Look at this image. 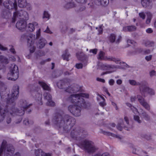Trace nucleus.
I'll return each instance as SVG.
<instances>
[{
    "instance_id": "obj_1",
    "label": "nucleus",
    "mask_w": 156,
    "mask_h": 156,
    "mask_svg": "<svg viewBox=\"0 0 156 156\" xmlns=\"http://www.w3.org/2000/svg\"><path fill=\"white\" fill-rule=\"evenodd\" d=\"M53 123L57 127L62 128L63 130L66 131L69 127L71 128L76 123V120L73 117L68 115H62L56 113L52 119Z\"/></svg>"
},
{
    "instance_id": "obj_2",
    "label": "nucleus",
    "mask_w": 156,
    "mask_h": 156,
    "mask_svg": "<svg viewBox=\"0 0 156 156\" xmlns=\"http://www.w3.org/2000/svg\"><path fill=\"white\" fill-rule=\"evenodd\" d=\"M79 146L88 154L95 153L98 150L94 143L89 140L86 139L82 141L78 144Z\"/></svg>"
},
{
    "instance_id": "obj_3",
    "label": "nucleus",
    "mask_w": 156,
    "mask_h": 156,
    "mask_svg": "<svg viewBox=\"0 0 156 156\" xmlns=\"http://www.w3.org/2000/svg\"><path fill=\"white\" fill-rule=\"evenodd\" d=\"M79 146L88 154L95 153L98 150L94 143L89 140L86 139L82 141L78 144Z\"/></svg>"
},
{
    "instance_id": "obj_4",
    "label": "nucleus",
    "mask_w": 156,
    "mask_h": 156,
    "mask_svg": "<svg viewBox=\"0 0 156 156\" xmlns=\"http://www.w3.org/2000/svg\"><path fill=\"white\" fill-rule=\"evenodd\" d=\"M20 107L18 108H16L14 106H11L12 108L10 110V112L12 114H16L21 116L24 114L25 110L28 108L31 105V104H28L26 101L21 100L19 102Z\"/></svg>"
},
{
    "instance_id": "obj_5",
    "label": "nucleus",
    "mask_w": 156,
    "mask_h": 156,
    "mask_svg": "<svg viewBox=\"0 0 156 156\" xmlns=\"http://www.w3.org/2000/svg\"><path fill=\"white\" fill-rule=\"evenodd\" d=\"M84 97L88 98L89 97V95L83 93L71 94L68 98L67 100L72 103H76V105H84L85 102L83 98Z\"/></svg>"
},
{
    "instance_id": "obj_6",
    "label": "nucleus",
    "mask_w": 156,
    "mask_h": 156,
    "mask_svg": "<svg viewBox=\"0 0 156 156\" xmlns=\"http://www.w3.org/2000/svg\"><path fill=\"white\" fill-rule=\"evenodd\" d=\"M14 149L13 147L7 144L5 140H3L0 147V156L3 154L7 156H11L14 152Z\"/></svg>"
},
{
    "instance_id": "obj_7",
    "label": "nucleus",
    "mask_w": 156,
    "mask_h": 156,
    "mask_svg": "<svg viewBox=\"0 0 156 156\" xmlns=\"http://www.w3.org/2000/svg\"><path fill=\"white\" fill-rule=\"evenodd\" d=\"M19 90V88L18 86H15L13 87L11 94V98H9L7 99L6 103L8 106H14L15 105V101L18 96Z\"/></svg>"
},
{
    "instance_id": "obj_8",
    "label": "nucleus",
    "mask_w": 156,
    "mask_h": 156,
    "mask_svg": "<svg viewBox=\"0 0 156 156\" xmlns=\"http://www.w3.org/2000/svg\"><path fill=\"white\" fill-rule=\"evenodd\" d=\"M19 71L18 66L14 64H11L10 71L7 74L8 80H15L18 77Z\"/></svg>"
},
{
    "instance_id": "obj_9",
    "label": "nucleus",
    "mask_w": 156,
    "mask_h": 156,
    "mask_svg": "<svg viewBox=\"0 0 156 156\" xmlns=\"http://www.w3.org/2000/svg\"><path fill=\"white\" fill-rule=\"evenodd\" d=\"M85 131L79 127H76L73 129L71 133V136L76 140H79L80 137L84 136L83 133Z\"/></svg>"
},
{
    "instance_id": "obj_10",
    "label": "nucleus",
    "mask_w": 156,
    "mask_h": 156,
    "mask_svg": "<svg viewBox=\"0 0 156 156\" xmlns=\"http://www.w3.org/2000/svg\"><path fill=\"white\" fill-rule=\"evenodd\" d=\"M83 106L77 104L71 105L68 107V109L73 115L76 116H79L81 115V107Z\"/></svg>"
},
{
    "instance_id": "obj_11",
    "label": "nucleus",
    "mask_w": 156,
    "mask_h": 156,
    "mask_svg": "<svg viewBox=\"0 0 156 156\" xmlns=\"http://www.w3.org/2000/svg\"><path fill=\"white\" fill-rule=\"evenodd\" d=\"M124 119L126 122V124H125L124 123V122L122 120L120 119L116 126L117 129L120 131H122L123 128L126 130H129V127L128 118L127 117H125Z\"/></svg>"
},
{
    "instance_id": "obj_12",
    "label": "nucleus",
    "mask_w": 156,
    "mask_h": 156,
    "mask_svg": "<svg viewBox=\"0 0 156 156\" xmlns=\"http://www.w3.org/2000/svg\"><path fill=\"white\" fill-rule=\"evenodd\" d=\"M30 92L31 95L34 97H35L36 98L38 101H41L42 99V95L38 93L39 90L38 87L31 85L30 87Z\"/></svg>"
},
{
    "instance_id": "obj_13",
    "label": "nucleus",
    "mask_w": 156,
    "mask_h": 156,
    "mask_svg": "<svg viewBox=\"0 0 156 156\" xmlns=\"http://www.w3.org/2000/svg\"><path fill=\"white\" fill-rule=\"evenodd\" d=\"M139 88L143 95V93H147L151 95H153L155 94L154 90L153 89L149 88L146 84L142 83L139 86Z\"/></svg>"
},
{
    "instance_id": "obj_14",
    "label": "nucleus",
    "mask_w": 156,
    "mask_h": 156,
    "mask_svg": "<svg viewBox=\"0 0 156 156\" xmlns=\"http://www.w3.org/2000/svg\"><path fill=\"white\" fill-rule=\"evenodd\" d=\"M116 35L114 34H111L108 37L109 41L111 43L115 42L117 44H119L121 41L122 37L121 36H119L116 40Z\"/></svg>"
},
{
    "instance_id": "obj_15",
    "label": "nucleus",
    "mask_w": 156,
    "mask_h": 156,
    "mask_svg": "<svg viewBox=\"0 0 156 156\" xmlns=\"http://www.w3.org/2000/svg\"><path fill=\"white\" fill-rule=\"evenodd\" d=\"M137 98L140 104L147 110H150V107L149 104L146 101L144 98L141 96L138 95Z\"/></svg>"
},
{
    "instance_id": "obj_16",
    "label": "nucleus",
    "mask_w": 156,
    "mask_h": 156,
    "mask_svg": "<svg viewBox=\"0 0 156 156\" xmlns=\"http://www.w3.org/2000/svg\"><path fill=\"white\" fill-rule=\"evenodd\" d=\"M34 36H35L33 35L30 34H29V37L30 39L28 37H27V39L28 45L29 47H31L30 48V51L31 53L34 52L36 48V47L35 46H32V45L34 44V41L32 38Z\"/></svg>"
},
{
    "instance_id": "obj_17",
    "label": "nucleus",
    "mask_w": 156,
    "mask_h": 156,
    "mask_svg": "<svg viewBox=\"0 0 156 156\" xmlns=\"http://www.w3.org/2000/svg\"><path fill=\"white\" fill-rule=\"evenodd\" d=\"M69 85V83L66 79L60 80L57 83L58 87L61 89H67V87Z\"/></svg>"
},
{
    "instance_id": "obj_18",
    "label": "nucleus",
    "mask_w": 156,
    "mask_h": 156,
    "mask_svg": "<svg viewBox=\"0 0 156 156\" xmlns=\"http://www.w3.org/2000/svg\"><path fill=\"white\" fill-rule=\"evenodd\" d=\"M44 98L45 99L48 101L46 104L49 106H53L54 103L52 100V97L51 95L47 92H45L44 94Z\"/></svg>"
},
{
    "instance_id": "obj_19",
    "label": "nucleus",
    "mask_w": 156,
    "mask_h": 156,
    "mask_svg": "<svg viewBox=\"0 0 156 156\" xmlns=\"http://www.w3.org/2000/svg\"><path fill=\"white\" fill-rule=\"evenodd\" d=\"M8 112V110L7 108L0 107V122L3 121Z\"/></svg>"
},
{
    "instance_id": "obj_20",
    "label": "nucleus",
    "mask_w": 156,
    "mask_h": 156,
    "mask_svg": "<svg viewBox=\"0 0 156 156\" xmlns=\"http://www.w3.org/2000/svg\"><path fill=\"white\" fill-rule=\"evenodd\" d=\"M16 27L19 30H24L26 27V22L25 20H22L19 21L16 24Z\"/></svg>"
},
{
    "instance_id": "obj_21",
    "label": "nucleus",
    "mask_w": 156,
    "mask_h": 156,
    "mask_svg": "<svg viewBox=\"0 0 156 156\" xmlns=\"http://www.w3.org/2000/svg\"><path fill=\"white\" fill-rule=\"evenodd\" d=\"M80 89V87L76 84L73 87H69L67 88V89L65 90V91L69 93H73L79 91Z\"/></svg>"
},
{
    "instance_id": "obj_22",
    "label": "nucleus",
    "mask_w": 156,
    "mask_h": 156,
    "mask_svg": "<svg viewBox=\"0 0 156 156\" xmlns=\"http://www.w3.org/2000/svg\"><path fill=\"white\" fill-rule=\"evenodd\" d=\"M78 3H85L87 0H75ZM100 4L103 6H107L109 3L108 0H97Z\"/></svg>"
},
{
    "instance_id": "obj_23",
    "label": "nucleus",
    "mask_w": 156,
    "mask_h": 156,
    "mask_svg": "<svg viewBox=\"0 0 156 156\" xmlns=\"http://www.w3.org/2000/svg\"><path fill=\"white\" fill-rule=\"evenodd\" d=\"M141 3L142 6L144 8L151 9L152 7L151 0H141Z\"/></svg>"
},
{
    "instance_id": "obj_24",
    "label": "nucleus",
    "mask_w": 156,
    "mask_h": 156,
    "mask_svg": "<svg viewBox=\"0 0 156 156\" xmlns=\"http://www.w3.org/2000/svg\"><path fill=\"white\" fill-rule=\"evenodd\" d=\"M10 107V108L9 110H8L9 112H8L6 115L5 116V120L6 121L7 123L9 124L12 121L11 116H15V115H18L16 114H12L10 113V110L12 108V106L10 105H9Z\"/></svg>"
},
{
    "instance_id": "obj_25",
    "label": "nucleus",
    "mask_w": 156,
    "mask_h": 156,
    "mask_svg": "<svg viewBox=\"0 0 156 156\" xmlns=\"http://www.w3.org/2000/svg\"><path fill=\"white\" fill-rule=\"evenodd\" d=\"M47 41L43 37H41L37 43V47L40 49H41L44 47Z\"/></svg>"
},
{
    "instance_id": "obj_26",
    "label": "nucleus",
    "mask_w": 156,
    "mask_h": 156,
    "mask_svg": "<svg viewBox=\"0 0 156 156\" xmlns=\"http://www.w3.org/2000/svg\"><path fill=\"white\" fill-rule=\"evenodd\" d=\"M101 69L103 70H107L110 69H113L117 68L116 66L114 65H105L101 64L100 65Z\"/></svg>"
},
{
    "instance_id": "obj_27",
    "label": "nucleus",
    "mask_w": 156,
    "mask_h": 156,
    "mask_svg": "<svg viewBox=\"0 0 156 156\" xmlns=\"http://www.w3.org/2000/svg\"><path fill=\"white\" fill-rule=\"evenodd\" d=\"M19 14H23L21 16V19L23 20H27L29 19V16L27 12L25 11L21 10L19 11Z\"/></svg>"
},
{
    "instance_id": "obj_28",
    "label": "nucleus",
    "mask_w": 156,
    "mask_h": 156,
    "mask_svg": "<svg viewBox=\"0 0 156 156\" xmlns=\"http://www.w3.org/2000/svg\"><path fill=\"white\" fill-rule=\"evenodd\" d=\"M100 130V132L101 133H102L103 134L105 135H106L108 136H111L113 137H116V138L119 139H121L119 136L112 133L110 132L103 130L102 129H101Z\"/></svg>"
},
{
    "instance_id": "obj_29",
    "label": "nucleus",
    "mask_w": 156,
    "mask_h": 156,
    "mask_svg": "<svg viewBox=\"0 0 156 156\" xmlns=\"http://www.w3.org/2000/svg\"><path fill=\"white\" fill-rule=\"evenodd\" d=\"M35 154L36 156H51V154L44 153L41 149L36 150Z\"/></svg>"
},
{
    "instance_id": "obj_30",
    "label": "nucleus",
    "mask_w": 156,
    "mask_h": 156,
    "mask_svg": "<svg viewBox=\"0 0 156 156\" xmlns=\"http://www.w3.org/2000/svg\"><path fill=\"white\" fill-rule=\"evenodd\" d=\"M38 23L35 22L30 23L27 27V30L30 32H33L35 29V26H37Z\"/></svg>"
},
{
    "instance_id": "obj_31",
    "label": "nucleus",
    "mask_w": 156,
    "mask_h": 156,
    "mask_svg": "<svg viewBox=\"0 0 156 156\" xmlns=\"http://www.w3.org/2000/svg\"><path fill=\"white\" fill-rule=\"evenodd\" d=\"M136 27L135 26L125 27H123V30L125 32H132L136 30Z\"/></svg>"
},
{
    "instance_id": "obj_32",
    "label": "nucleus",
    "mask_w": 156,
    "mask_h": 156,
    "mask_svg": "<svg viewBox=\"0 0 156 156\" xmlns=\"http://www.w3.org/2000/svg\"><path fill=\"white\" fill-rule=\"evenodd\" d=\"M104 60L106 61H112L115 62L116 63H118V62L120 61V60L119 58H116L115 57L111 56L105 57Z\"/></svg>"
},
{
    "instance_id": "obj_33",
    "label": "nucleus",
    "mask_w": 156,
    "mask_h": 156,
    "mask_svg": "<svg viewBox=\"0 0 156 156\" xmlns=\"http://www.w3.org/2000/svg\"><path fill=\"white\" fill-rule=\"evenodd\" d=\"M22 14H19V11L15 12L14 13L13 17L12 18V23L15 22L17 18H19L20 19H21V16H22Z\"/></svg>"
},
{
    "instance_id": "obj_34",
    "label": "nucleus",
    "mask_w": 156,
    "mask_h": 156,
    "mask_svg": "<svg viewBox=\"0 0 156 156\" xmlns=\"http://www.w3.org/2000/svg\"><path fill=\"white\" fill-rule=\"evenodd\" d=\"M39 84L43 88L44 90H49L50 88L44 82L42 81H39Z\"/></svg>"
},
{
    "instance_id": "obj_35",
    "label": "nucleus",
    "mask_w": 156,
    "mask_h": 156,
    "mask_svg": "<svg viewBox=\"0 0 156 156\" xmlns=\"http://www.w3.org/2000/svg\"><path fill=\"white\" fill-rule=\"evenodd\" d=\"M141 117L144 119L146 120H149L150 119V116L145 111H142V113L140 115Z\"/></svg>"
},
{
    "instance_id": "obj_36",
    "label": "nucleus",
    "mask_w": 156,
    "mask_h": 156,
    "mask_svg": "<svg viewBox=\"0 0 156 156\" xmlns=\"http://www.w3.org/2000/svg\"><path fill=\"white\" fill-rule=\"evenodd\" d=\"M18 6L20 8L26 7L27 2L25 0H19L18 2Z\"/></svg>"
},
{
    "instance_id": "obj_37",
    "label": "nucleus",
    "mask_w": 156,
    "mask_h": 156,
    "mask_svg": "<svg viewBox=\"0 0 156 156\" xmlns=\"http://www.w3.org/2000/svg\"><path fill=\"white\" fill-rule=\"evenodd\" d=\"M0 62L5 64H7L9 62L8 58L2 55H0Z\"/></svg>"
},
{
    "instance_id": "obj_38",
    "label": "nucleus",
    "mask_w": 156,
    "mask_h": 156,
    "mask_svg": "<svg viewBox=\"0 0 156 156\" xmlns=\"http://www.w3.org/2000/svg\"><path fill=\"white\" fill-rule=\"evenodd\" d=\"M3 14V17L6 19H9L11 16V13L8 11H5Z\"/></svg>"
},
{
    "instance_id": "obj_39",
    "label": "nucleus",
    "mask_w": 156,
    "mask_h": 156,
    "mask_svg": "<svg viewBox=\"0 0 156 156\" xmlns=\"http://www.w3.org/2000/svg\"><path fill=\"white\" fill-rule=\"evenodd\" d=\"M69 56L70 55L68 52V50H66L65 51V53L63 54L62 56L64 60L68 61L69 60L68 58Z\"/></svg>"
},
{
    "instance_id": "obj_40",
    "label": "nucleus",
    "mask_w": 156,
    "mask_h": 156,
    "mask_svg": "<svg viewBox=\"0 0 156 156\" xmlns=\"http://www.w3.org/2000/svg\"><path fill=\"white\" fill-rule=\"evenodd\" d=\"M84 58H81L80 59L83 63L84 65L85 66L87 65L88 62V57L85 55H83Z\"/></svg>"
},
{
    "instance_id": "obj_41",
    "label": "nucleus",
    "mask_w": 156,
    "mask_h": 156,
    "mask_svg": "<svg viewBox=\"0 0 156 156\" xmlns=\"http://www.w3.org/2000/svg\"><path fill=\"white\" fill-rule=\"evenodd\" d=\"M8 95V94L6 93L5 90L1 91L0 93L1 97L2 99H7L8 97H9Z\"/></svg>"
},
{
    "instance_id": "obj_42",
    "label": "nucleus",
    "mask_w": 156,
    "mask_h": 156,
    "mask_svg": "<svg viewBox=\"0 0 156 156\" xmlns=\"http://www.w3.org/2000/svg\"><path fill=\"white\" fill-rule=\"evenodd\" d=\"M129 82L133 86H140L142 84L139 82H137L134 80H129Z\"/></svg>"
},
{
    "instance_id": "obj_43",
    "label": "nucleus",
    "mask_w": 156,
    "mask_h": 156,
    "mask_svg": "<svg viewBox=\"0 0 156 156\" xmlns=\"http://www.w3.org/2000/svg\"><path fill=\"white\" fill-rule=\"evenodd\" d=\"M145 44L147 47H153L154 46V42L152 41H147L145 42Z\"/></svg>"
},
{
    "instance_id": "obj_44",
    "label": "nucleus",
    "mask_w": 156,
    "mask_h": 156,
    "mask_svg": "<svg viewBox=\"0 0 156 156\" xmlns=\"http://www.w3.org/2000/svg\"><path fill=\"white\" fill-rule=\"evenodd\" d=\"M23 123L26 125H29L33 124L34 122L32 120L29 121L27 118H26L23 121Z\"/></svg>"
},
{
    "instance_id": "obj_45",
    "label": "nucleus",
    "mask_w": 156,
    "mask_h": 156,
    "mask_svg": "<svg viewBox=\"0 0 156 156\" xmlns=\"http://www.w3.org/2000/svg\"><path fill=\"white\" fill-rule=\"evenodd\" d=\"M92 156H110L109 154L108 153H104L101 154L100 153H97Z\"/></svg>"
},
{
    "instance_id": "obj_46",
    "label": "nucleus",
    "mask_w": 156,
    "mask_h": 156,
    "mask_svg": "<svg viewBox=\"0 0 156 156\" xmlns=\"http://www.w3.org/2000/svg\"><path fill=\"white\" fill-rule=\"evenodd\" d=\"M105 55V53L102 51H100L99 52L98 59L101 60H104L105 57H104Z\"/></svg>"
},
{
    "instance_id": "obj_47",
    "label": "nucleus",
    "mask_w": 156,
    "mask_h": 156,
    "mask_svg": "<svg viewBox=\"0 0 156 156\" xmlns=\"http://www.w3.org/2000/svg\"><path fill=\"white\" fill-rule=\"evenodd\" d=\"M134 120L136 121L138 123H140L142 121L140 119V117L138 116L135 115L134 116Z\"/></svg>"
},
{
    "instance_id": "obj_48",
    "label": "nucleus",
    "mask_w": 156,
    "mask_h": 156,
    "mask_svg": "<svg viewBox=\"0 0 156 156\" xmlns=\"http://www.w3.org/2000/svg\"><path fill=\"white\" fill-rule=\"evenodd\" d=\"M140 17L143 20H144L145 18L146 15L144 12H142L139 13Z\"/></svg>"
},
{
    "instance_id": "obj_49",
    "label": "nucleus",
    "mask_w": 156,
    "mask_h": 156,
    "mask_svg": "<svg viewBox=\"0 0 156 156\" xmlns=\"http://www.w3.org/2000/svg\"><path fill=\"white\" fill-rule=\"evenodd\" d=\"M50 15L46 11H44V16H43V18H47L49 19V18Z\"/></svg>"
},
{
    "instance_id": "obj_50",
    "label": "nucleus",
    "mask_w": 156,
    "mask_h": 156,
    "mask_svg": "<svg viewBox=\"0 0 156 156\" xmlns=\"http://www.w3.org/2000/svg\"><path fill=\"white\" fill-rule=\"evenodd\" d=\"M75 66L77 69H82L83 67V65L81 63H77L76 65Z\"/></svg>"
},
{
    "instance_id": "obj_51",
    "label": "nucleus",
    "mask_w": 156,
    "mask_h": 156,
    "mask_svg": "<svg viewBox=\"0 0 156 156\" xmlns=\"http://www.w3.org/2000/svg\"><path fill=\"white\" fill-rule=\"evenodd\" d=\"M146 14L147 16V18L152 19L153 16L152 14L149 12H146Z\"/></svg>"
},
{
    "instance_id": "obj_52",
    "label": "nucleus",
    "mask_w": 156,
    "mask_h": 156,
    "mask_svg": "<svg viewBox=\"0 0 156 156\" xmlns=\"http://www.w3.org/2000/svg\"><path fill=\"white\" fill-rule=\"evenodd\" d=\"M41 35V29H39L36 32V38H38Z\"/></svg>"
},
{
    "instance_id": "obj_53",
    "label": "nucleus",
    "mask_w": 156,
    "mask_h": 156,
    "mask_svg": "<svg viewBox=\"0 0 156 156\" xmlns=\"http://www.w3.org/2000/svg\"><path fill=\"white\" fill-rule=\"evenodd\" d=\"M127 42L128 44H133L134 45H135L136 44V43L133 41L131 40H128L127 41Z\"/></svg>"
},
{
    "instance_id": "obj_54",
    "label": "nucleus",
    "mask_w": 156,
    "mask_h": 156,
    "mask_svg": "<svg viewBox=\"0 0 156 156\" xmlns=\"http://www.w3.org/2000/svg\"><path fill=\"white\" fill-rule=\"evenodd\" d=\"M152 55H150L148 56H146L145 58L147 61H149L151 60L152 58Z\"/></svg>"
},
{
    "instance_id": "obj_55",
    "label": "nucleus",
    "mask_w": 156,
    "mask_h": 156,
    "mask_svg": "<svg viewBox=\"0 0 156 156\" xmlns=\"http://www.w3.org/2000/svg\"><path fill=\"white\" fill-rule=\"evenodd\" d=\"M97 49L96 48L94 49H90V52H92L94 53V54H97Z\"/></svg>"
},
{
    "instance_id": "obj_56",
    "label": "nucleus",
    "mask_w": 156,
    "mask_h": 156,
    "mask_svg": "<svg viewBox=\"0 0 156 156\" xmlns=\"http://www.w3.org/2000/svg\"><path fill=\"white\" fill-rule=\"evenodd\" d=\"M0 50L2 51H6L7 50V48L4 47L0 44Z\"/></svg>"
},
{
    "instance_id": "obj_57",
    "label": "nucleus",
    "mask_w": 156,
    "mask_h": 156,
    "mask_svg": "<svg viewBox=\"0 0 156 156\" xmlns=\"http://www.w3.org/2000/svg\"><path fill=\"white\" fill-rule=\"evenodd\" d=\"M99 105L102 107H104L105 106L106 103H105V101H102L100 102L99 103Z\"/></svg>"
},
{
    "instance_id": "obj_58",
    "label": "nucleus",
    "mask_w": 156,
    "mask_h": 156,
    "mask_svg": "<svg viewBox=\"0 0 156 156\" xmlns=\"http://www.w3.org/2000/svg\"><path fill=\"white\" fill-rule=\"evenodd\" d=\"M156 74V72L154 70H153L150 73V75L152 77Z\"/></svg>"
},
{
    "instance_id": "obj_59",
    "label": "nucleus",
    "mask_w": 156,
    "mask_h": 156,
    "mask_svg": "<svg viewBox=\"0 0 156 156\" xmlns=\"http://www.w3.org/2000/svg\"><path fill=\"white\" fill-rule=\"evenodd\" d=\"M103 30L102 28V26H100L99 27V29L98 30V34H101L103 32Z\"/></svg>"
},
{
    "instance_id": "obj_60",
    "label": "nucleus",
    "mask_w": 156,
    "mask_h": 156,
    "mask_svg": "<svg viewBox=\"0 0 156 156\" xmlns=\"http://www.w3.org/2000/svg\"><path fill=\"white\" fill-rule=\"evenodd\" d=\"M114 83H115L114 80L113 79H111L109 81V84L111 86L113 85L114 84Z\"/></svg>"
},
{
    "instance_id": "obj_61",
    "label": "nucleus",
    "mask_w": 156,
    "mask_h": 156,
    "mask_svg": "<svg viewBox=\"0 0 156 156\" xmlns=\"http://www.w3.org/2000/svg\"><path fill=\"white\" fill-rule=\"evenodd\" d=\"M146 32L147 33L150 34L153 32V30L151 28H148L146 30Z\"/></svg>"
},
{
    "instance_id": "obj_62",
    "label": "nucleus",
    "mask_w": 156,
    "mask_h": 156,
    "mask_svg": "<svg viewBox=\"0 0 156 156\" xmlns=\"http://www.w3.org/2000/svg\"><path fill=\"white\" fill-rule=\"evenodd\" d=\"M70 72L68 71H66L64 73V74L66 76H69L71 75L72 74V73L70 72Z\"/></svg>"
},
{
    "instance_id": "obj_63",
    "label": "nucleus",
    "mask_w": 156,
    "mask_h": 156,
    "mask_svg": "<svg viewBox=\"0 0 156 156\" xmlns=\"http://www.w3.org/2000/svg\"><path fill=\"white\" fill-rule=\"evenodd\" d=\"M98 81L102 82V83H105V81L104 79L101 78H97L96 79Z\"/></svg>"
},
{
    "instance_id": "obj_64",
    "label": "nucleus",
    "mask_w": 156,
    "mask_h": 156,
    "mask_svg": "<svg viewBox=\"0 0 156 156\" xmlns=\"http://www.w3.org/2000/svg\"><path fill=\"white\" fill-rule=\"evenodd\" d=\"M151 52V51L149 49H147L144 51V54H149Z\"/></svg>"
}]
</instances>
